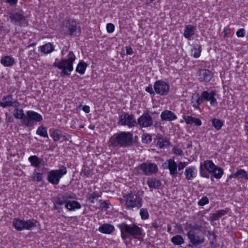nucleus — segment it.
<instances>
[{
    "mask_svg": "<svg viewBox=\"0 0 248 248\" xmlns=\"http://www.w3.org/2000/svg\"><path fill=\"white\" fill-rule=\"evenodd\" d=\"M236 173L238 177H240L242 178H244L246 180H248V175L247 172L242 169H239L236 171Z\"/></svg>",
    "mask_w": 248,
    "mask_h": 248,
    "instance_id": "nucleus-44",
    "label": "nucleus"
},
{
    "mask_svg": "<svg viewBox=\"0 0 248 248\" xmlns=\"http://www.w3.org/2000/svg\"><path fill=\"white\" fill-rule=\"evenodd\" d=\"M121 231L122 239L126 241L130 237L138 238L142 234V229L135 224L128 225L125 223H122L118 225Z\"/></svg>",
    "mask_w": 248,
    "mask_h": 248,
    "instance_id": "nucleus-2",
    "label": "nucleus"
},
{
    "mask_svg": "<svg viewBox=\"0 0 248 248\" xmlns=\"http://www.w3.org/2000/svg\"><path fill=\"white\" fill-rule=\"evenodd\" d=\"M0 62L5 67H10L15 62V60L10 56H6L1 59Z\"/></svg>",
    "mask_w": 248,
    "mask_h": 248,
    "instance_id": "nucleus-28",
    "label": "nucleus"
},
{
    "mask_svg": "<svg viewBox=\"0 0 248 248\" xmlns=\"http://www.w3.org/2000/svg\"><path fill=\"white\" fill-rule=\"evenodd\" d=\"M199 79L202 82H209L213 77V74L211 71L208 69H201L199 71Z\"/></svg>",
    "mask_w": 248,
    "mask_h": 248,
    "instance_id": "nucleus-16",
    "label": "nucleus"
},
{
    "mask_svg": "<svg viewBox=\"0 0 248 248\" xmlns=\"http://www.w3.org/2000/svg\"><path fill=\"white\" fill-rule=\"evenodd\" d=\"M230 178L231 179V178H237L238 177L237 176V173H236V172H235V173H232L230 175Z\"/></svg>",
    "mask_w": 248,
    "mask_h": 248,
    "instance_id": "nucleus-62",
    "label": "nucleus"
},
{
    "mask_svg": "<svg viewBox=\"0 0 248 248\" xmlns=\"http://www.w3.org/2000/svg\"><path fill=\"white\" fill-rule=\"evenodd\" d=\"M107 31L108 33H112L114 30V25L112 23H108L107 25Z\"/></svg>",
    "mask_w": 248,
    "mask_h": 248,
    "instance_id": "nucleus-51",
    "label": "nucleus"
},
{
    "mask_svg": "<svg viewBox=\"0 0 248 248\" xmlns=\"http://www.w3.org/2000/svg\"><path fill=\"white\" fill-rule=\"evenodd\" d=\"M216 94L215 91H211L209 93L207 91H203L201 94V97L203 101H210V104L213 106H215L217 104V102L215 97Z\"/></svg>",
    "mask_w": 248,
    "mask_h": 248,
    "instance_id": "nucleus-15",
    "label": "nucleus"
},
{
    "mask_svg": "<svg viewBox=\"0 0 248 248\" xmlns=\"http://www.w3.org/2000/svg\"><path fill=\"white\" fill-rule=\"evenodd\" d=\"M126 54L128 55H131L133 54V51L132 50V49L130 46H126Z\"/></svg>",
    "mask_w": 248,
    "mask_h": 248,
    "instance_id": "nucleus-57",
    "label": "nucleus"
},
{
    "mask_svg": "<svg viewBox=\"0 0 248 248\" xmlns=\"http://www.w3.org/2000/svg\"><path fill=\"white\" fill-rule=\"evenodd\" d=\"M157 145L160 148L168 147L170 145V142L168 139L162 136L157 137Z\"/></svg>",
    "mask_w": 248,
    "mask_h": 248,
    "instance_id": "nucleus-23",
    "label": "nucleus"
},
{
    "mask_svg": "<svg viewBox=\"0 0 248 248\" xmlns=\"http://www.w3.org/2000/svg\"><path fill=\"white\" fill-rule=\"evenodd\" d=\"M186 165V162H180L178 165H177V168L178 169V170L180 171L183 169Z\"/></svg>",
    "mask_w": 248,
    "mask_h": 248,
    "instance_id": "nucleus-56",
    "label": "nucleus"
},
{
    "mask_svg": "<svg viewBox=\"0 0 248 248\" xmlns=\"http://www.w3.org/2000/svg\"><path fill=\"white\" fill-rule=\"evenodd\" d=\"M36 133L37 135H40L41 137L47 138H48L47 129L44 126L41 125L39 126Z\"/></svg>",
    "mask_w": 248,
    "mask_h": 248,
    "instance_id": "nucleus-41",
    "label": "nucleus"
},
{
    "mask_svg": "<svg viewBox=\"0 0 248 248\" xmlns=\"http://www.w3.org/2000/svg\"><path fill=\"white\" fill-rule=\"evenodd\" d=\"M13 226L17 231H22L24 230L23 220L20 219H16L13 221Z\"/></svg>",
    "mask_w": 248,
    "mask_h": 248,
    "instance_id": "nucleus-37",
    "label": "nucleus"
},
{
    "mask_svg": "<svg viewBox=\"0 0 248 248\" xmlns=\"http://www.w3.org/2000/svg\"><path fill=\"white\" fill-rule=\"evenodd\" d=\"M101 195L99 193L96 192H93L92 193H89L87 194V199L92 203H94V200L97 198L100 197Z\"/></svg>",
    "mask_w": 248,
    "mask_h": 248,
    "instance_id": "nucleus-42",
    "label": "nucleus"
},
{
    "mask_svg": "<svg viewBox=\"0 0 248 248\" xmlns=\"http://www.w3.org/2000/svg\"><path fill=\"white\" fill-rule=\"evenodd\" d=\"M65 207L69 211H73L75 209H80L81 208L80 204L77 201H67L65 204Z\"/></svg>",
    "mask_w": 248,
    "mask_h": 248,
    "instance_id": "nucleus-26",
    "label": "nucleus"
},
{
    "mask_svg": "<svg viewBox=\"0 0 248 248\" xmlns=\"http://www.w3.org/2000/svg\"><path fill=\"white\" fill-rule=\"evenodd\" d=\"M161 118L162 121H171L177 119L176 115L172 111L165 110L161 114Z\"/></svg>",
    "mask_w": 248,
    "mask_h": 248,
    "instance_id": "nucleus-18",
    "label": "nucleus"
},
{
    "mask_svg": "<svg viewBox=\"0 0 248 248\" xmlns=\"http://www.w3.org/2000/svg\"><path fill=\"white\" fill-rule=\"evenodd\" d=\"M198 229V226L197 225L194 226L187 234L190 242L194 246L201 245L204 241V238L202 236H200L196 232V230Z\"/></svg>",
    "mask_w": 248,
    "mask_h": 248,
    "instance_id": "nucleus-10",
    "label": "nucleus"
},
{
    "mask_svg": "<svg viewBox=\"0 0 248 248\" xmlns=\"http://www.w3.org/2000/svg\"><path fill=\"white\" fill-rule=\"evenodd\" d=\"M98 231L103 233L110 234L114 231V227L110 224L105 223L98 228Z\"/></svg>",
    "mask_w": 248,
    "mask_h": 248,
    "instance_id": "nucleus-21",
    "label": "nucleus"
},
{
    "mask_svg": "<svg viewBox=\"0 0 248 248\" xmlns=\"http://www.w3.org/2000/svg\"><path fill=\"white\" fill-rule=\"evenodd\" d=\"M152 141V137L150 134L144 135L142 138V141L144 143H150Z\"/></svg>",
    "mask_w": 248,
    "mask_h": 248,
    "instance_id": "nucleus-48",
    "label": "nucleus"
},
{
    "mask_svg": "<svg viewBox=\"0 0 248 248\" xmlns=\"http://www.w3.org/2000/svg\"><path fill=\"white\" fill-rule=\"evenodd\" d=\"M197 174L196 169L195 167H187L185 171V175L187 180H191L196 177Z\"/></svg>",
    "mask_w": 248,
    "mask_h": 248,
    "instance_id": "nucleus-19",
    "label": "nucleus"
},
{
    "mask_svg": "<svg viewBox=\"0 0 248 248\" xmlns=\"http://www.w3.org/2000/svg\"><path fill=\"white\" fill-rule=\"evenodd\" d=\"M87 67V63L81 61L78 63L76 71L77 73L83 75L84 74Z\"/></svg>",
    "mask_w": 248,
    "mask_h": 248,
    "instance_id": "nucleus-36",
    "label": "nucleus"
},
{
    "mask_svg": "<svg viewBox=\"0 0 248 248\" xmlns=\"http://www.w3.org/2000/svg\"><path fill=\"white\" fill-rule=\"evenodd\" d=\"M154 89L157 94L164 96L168 94L170 90V85L168 83L162 80H159L155 82Z\"/></svg>",
    "mask_w": 248,
    "mask_h": 248,
    "instance_id": "nucleus-12",
    "label": "nucleus"
},
{
    "mask_svg": "<svg viewBox=\"0 0 248 248\" xmlns=\"http://www.w3.org/2000/svg\"><path fill=\"white\" fill-rule=\"evenodd\" d=\"M138 124L142 127H148L153 124L152 117L148 113H144L138 119Z\"/></svg>",
    "mask_w": 248,
    "mask_h": 248,
    "instance_id": "nucleus-14",
    "label": "nucleus"
},
{
    "mask_svg": "<svg viewBox=\"0 0 248 248\" xmlns=\"http://www.w3.org/2000/svg\"><path fill=\"white\" fill-rule=\"evenodd\" d=\"M133 135L130 132L115 133L109 139L108 146L113 148H128L133 146Z\"/></svg>",
    "mask_w": 248,
    "mask_h": 248,
    "instance_id": "nucleus-1",
    "label": "nucleus"
},
{
    "mask_svg": "<svg viewBox=\"0 0 248 248\" xmlns=\"http://www.w3.org/2000/svg\"><path fill=\"white\" fill-rule=\"evenodd\" d=\"M216 165L211 160H205L203 164H201L200 172L202 177L209 178L208 173H211L215 169Z\"/></svg>",
    "mask_w": 248,
    "mask_h": 248,
    "instance_id": "nucleus-13",
    "label": "nucleus"
},
{
    "mask_svg": "<svg viewBox=\"0 0 248 248\" xmlns=\"http://www.w3.org/2000/svg\"><path fill=\"white\" fill-rule=\"evenodd\" d=\"M11 22L20 26H27L28 25L27 16L23 11H15L9 13Z\"/></svg>",
    "mask_w": 248,
    "mask_h": 248,
    "instance_id": "nucleus-5",
    "label": "nucleus"
},
{
    "mask_svg": "<svg viewBox=\"0 0 248 248\" xmlns=\"http://www.w3.org/2000/svg\"><path fill=\"white\" fill-rule=\"evenodd\" d=\"M91 173V170L88 167H83L81 172V174L86 177H89Z\"/></svg>",
    "mask_w": 248,
    "mask_h": 248,
    "instance_id": "nucleus-47",
    "label": "nucleus"
},
{
    "mask_svg": "<svg viewBox=\"0 0 248 248\" xmlns=\"http://www.w3.org/2000/svg\"><path fill=\"white\" fill-rule=\"evenodd\" d=\"M42 119V116L40 114L32 110H28L23 120V125L26 127H31L35 124L36 122H40Z\"/></svg>",
    "mask_w": 248,
    "mask_h": 248,
    "instance_id": "nucleus-6",
    "label": "nucleus"
},
{
    "mask_svg": "<svg viewBox=\"0 0 248 248\" xmlns=\"http://www.w3.org/2000/svg\"><path fill=\"white\" fill-rule=\"evenodd\" d=\"M212 125L216 128V130H220L223 125V122L217 118H214L211 120Z\"/></svg>",
    "mask_w": 248,
    "mask_h": 248,
    "instance_id": "nucleus-39",
    "label": "nucleus"
},
{
    "mask_svg": "<svg viewBox=\"0 0 248 248\" xmlns=\"http://www.w3.org/2000/svg\"><path fill=\"white\" fill-rule=\"evenodd\" d=\"M0 107H2L3 108H5V106H4V104L2 101H0Z\"/></svg>",
    "mask_w": 248,
    "mask_h": 248,
    "instance_id": "nucleus-63",
    "label": "nucleus"
},
{
    "mask_svg": "<svg viewBox=\"0 0 248 248\" xmlns=\"http://www.w3.org/2000/svg\"><path fill=\"white\" fill-rule=\"evenodd\" d=\"M100 206V208L102 209H108L109 208V205L106 201H103L101 202Z\"/></svg>",
    "mask_w": 248,
    "mask_h": 248,
    "instance_id": "nucleus-55",
    "label": "nucleus"
},
{
    "mask_svg": "<svg viewBox=\"0 0 248 248\" xmlns=\"http://www.w3.org/2000/svg\"><path fill=\"white\" fill-rule=\"evenodd\" d=\"M67 201L64 199H63L62 198V196L58 197L55 199V200L54 201V204H57L59 206H62L64 204H65V203Z\"/></svg>",
    "mask_w": 248,
    "mask_h": 248,
    "instance_id": "nucleus-45",
    "label": "nucleus"
},
{
    "mask_svg": "<svg viewBox=\"0 0 248 248\" xmlns=\"http://www.w3.org/2000/svg\"><path fill=\"white\" fill-rule=\"evenodd\" d=\"M160 226L156 222H153L151 227L155 229H157Z\"/></svg>",
    "mask_w": 248,
    "mask_h": 248,
    "instance_id": "nucleus-59",
    "label": "nucleus"
},
{
    "mask_svg": "<svg viewBox=\"0 0 248 248\" xmlns=\"http://www.w3.org/2000/svg\"><path fill=\"white\" fill-rule=\"evenodd\" d=\"M2 100L3 101L4 106L5 108L14 106L17 107V104L18 103L17 101L15 100L11 95H8L4 96Z\"/></svg>",
    "mask_w": 248,
    "mask_h": 248,
    "instance_id": "nucleus-17",
    "label": "nucleus"
},
{
    "mask_svg": "<svg viewBox=\"0 0 248 248\" xmlns=\"http://www.w3.org/2000/svg\"><path fill=\"white\" fill-rule=\"evenodd\" d=\"M28 160L31 163V166L35 168H38L40 166L41 159H39L37 155H34L30 156Z\"/></svg>",
    "mask_w": 248,
    "mask_h": 248,
    "instance_id": "nucleus-33",
    "label": "nucleus"
},
{
    "mask_svg": "<svg viewBox=\"0 0 248 248\" xmlns=\"http://www.w3.org/2000/svg\"><path fill=\"white\" fill-rule=\"evenodd\" d=\"M119 124L123 126H127L132 127L137 125V121L133 114L123 112L119 117Z\"/></svg>",
    "mask_w": 248,
    "mask_h": 248,
    "instance_id": "nucleus-8",
    "label": "nucleus"
},
{
    "mask_svg": "<svg viewBox=\"0 0 248 248\" xmlns=\"http://www.w3.org/2000/svg\"><path fill=\"white\" fill-rule=\"evenodd\" d=\"M66 173V168L64 166H61L59 170H53L48 172L47 177V181L52 185H57L59 184L60 179Z\"/></svg>",
    "mask_w": 248,
    "mask_h": 248,
    "instance_id": "nucleus-4",
    "label": "nucleus"
},
{
    "mask_svg": "<svg viewBox=\"0 0 248 248\" xmlns=\"http://www.w3.org/2000/svg\"><path fill=\"white\" fill-rule=\"evenodd\" d=\"M140 214L142 219H146L149 217L148 212L146 208L140 209Z\"/></svg>",
    "mask_w": 248,
    "mask_h": 248,
    "instance_id": "nucleus-46",
    "label": "nucleus"
},
{
    "mask_svg": "<svg viewBox=\"0 0 248 248\" xmlns=\"http://www.w3.org/2000/svg\"><path fill=\"white\" fill-rule=\"evenodd\" d=\"M183 119L187 124L192 125L194 124L197 126H200L202 124L201 121L197 118L188 115H184Z\"/></svg>",
    "mask_w": 248,
    "mask_h": 248,
    "instance_id": "nucleus-20",
    "label": "nucleus"
},
{
    "mask_svg": "<svg viewBox=\"0 0 248 248\" xmlns=\"http://www.w3.org/2000/svg\"><path fill=\"white\" fill-rule=\"evenodd\" d=\"M211 173L213 174L215 178L220 179L223 174V171L221 168L216 166L214 170Z\"/></svg>",
    "mask_w": 248,
    "mask_h": 248,
    "instance_id": "nucleus-40",
    "label": "nucleus"
},
{
    "mask_svg": "<svg viewBox=\"0 0 248 248\" xmlns=\"http://www.w3.org/2000/svg\"><path fill=\"white\" fill-rule=\"evenodd\" d=\"M201 47L198 45L194 46V48L191 49V53L195 58H198L200 56Z\"/></svg>",
    "mask_w": 248,
    "mask_h": 248,
    "instance_id": "nucleus-43",
    "label": "nucleus"
},
{
    "mask_svg": "<svg viewBox=\"0 0 248 248\" xmlns=\"http://www.w3.org/2000/svg\"><path fill=\"white\" fill-rule=\"evenodd\" d=\"M145 91L149 93L151 95H155V91L154 92L152 85H149L148 87L145 88Z\"/></svg>",
    "mask_w": 248,
    "mask_h": 248,
    "instance_id": "nucleus-53",
    "label": "nucleus"
},
{
    "mask_svg": "<svg viewBox=\"0 0 248 248\" xmlns=\"http://www.w3.org/2000/svg\"><path fill=\"white\" fill-rule=\"evenodd\" d=\"M126 198L125 205L128 208H140L142 206V199L138 195L130 193L126 195Z\"/></svg>",
    "mask_w": 248,
    "mask_h": 248,
    "instance_id": "nucleus-7",
    "label": "nucleus"
},
{
    "mask_svg": "<svg viewBox=\"0 0 248 248\" xmlns=\"http://www.w3.org/2000/svg\"><path fill=\"white\" fill-rule=\"evenodd\" d=\"M82 110L86 113L90 112V107L88 106H84L82 108Z\"/></svg>",
    "mask_w": 248,
    "mask_h": 248,
    "instance_id": "nucleus-58",
    "label": "nucleus"
},
{
    "mask_svg": "<svg viewBox=\"0 0 248 248\" xmlns=\"http://www.w3.org/2000/svg\"><path fill=\"white\" fill-rule=\"evenodd\" d=\"M168 163V168L171 175L175 176L177 174V164L176 162L171 159L167 160Z\"/></svg>",
    "mask_w": 248,
    "mask_h": 248,
    "instance_id": "nucleus-22",
    "label": "nucleus"
},
{
    "mask_svg": "<svg viewBox=\"0 0 248 248\" xmlns=\"http://www.w3.org/2000/svg\"><path fill=\"white\" fill-rule=\"evenodd\" d=\"M238 37H243L245 36V30L244 29H239L236 32Z\"/></svg>",
    "mask_w": 248,
    "mask_h": 248,
    "instance_id": "nucleus-52",
    "label": "nucleus"
},
{
    "mask_svg": "<svg viewBox=\"0 0 248 248\" xmlns=\"http://www.w3.org/2000/svg\"><path fill=\"white\" fill-rule=\"evenodd\" d=\"M78 28L77 22L72 19L64 20L62 25V31L65 33L68 32L70 35L73 34L77 35L76 31Z\"/></svg>",
    "mask_w": 248,
    "mask_h": 248,
    "instance_id": "nucleus-9",
    "label": "nucleus"
},
{
    "mask_svg": "<svg viewBox=\"0 0 248 248\" xmlns=\"http://www.w3.org/2000/svg\"><path fill=\"white\" fill-rule=\"evenodd\" d=\"M139 169L142 171V173L147 176L151 175L158 171V167L154 163L146 162L141 163L138 166Z\"/></svg>",
    "mask_w": 248,
    "mask_h": 248,
    "instance_id": "nucleus-11",
    "label": "nucleus"
},
{
    "mask_svg": "<svg viewBox=\"0 0 248 248\" xmlns=\"http://www.w3.org/2000/svg\"><path fill=\"white\" fill-rule=\"evenodd\" d=\"M17 1V0H7V2L11 5L16 4Z\"/></svg>",
    "mask_w": 248,
    "mask_h": 248,
    "instance_id": "nucleus-60",
    "label": "nucleus"
},
{
    "mask_svg": "<svg viewBox=\"0 0 248 248\" xmlns=\"http://www.w3.org/2000/svg\"><path fill=\"white\" fill-rule=\"evenodd\" d=\"M43 179V174L40 172H38L36 169L34 170V171L31 174V176L29 178V181L40 182Z\"/></svg>",
    "mask_w": 248,
    "mask_h": 248,
    "instance_id": "nucleus-34",
    "label": "nucleus"
},
{
    "mask_svg": "<svg viewBox=\"0 0 248 248\" xmlns=\"http://www.w3.org/2000/svg\"><path fill=\"white\" fill-rule=\"evenodd\" d=\"M147 184L150 188L158 189L161 186L160 181L155 178L149 179Z\"/></svg>",
    "mask_w": 248,
    "mask_h": 248,
    "instance_id": "nucleus-24",
    "label": "nucleus"
},
{
    "mask_svg": "<svg viewBox=\"0 0 248 248\" xmlns=\"http://www.w3.org/2000/svg\"><path fill=\"white\" fill-rule=\"evenodd\" d=\"M173 152L175 154L178 155H183V151L180 148H177L174 147L173 148Z\"/></svg>",
    "mask_w": 248,
    "mask_h": 248,
    "instance_id": "nucleus-54",
    "label": "nucleus"
},
{
    "mask_svg": "<svg viewBox=\"0 0 248 248\" xmlns=\"http://www.w3.org/2000/svg\"><path fill=\"white\" fill-rule=\"evenodd\" d=\"M62 198L65 199L66 201L68 199H75L74 195L73 193H65L62 196Z\"/></svg>",
    "mask_w": 248,
    "mask_h": 248,
    "instance_id": "nucleus-50",
    "label": "nucleus"
},
{
    "mask_svg": "<svg viewBox=\"0 0 248 248\" xmlns=\"http://www.w3.org/2000/svg\"><path fill=\"white\" fill-rule=\"evenodd\" d=\"M196 27L191 25H186L185 27L184 36L189 39L195 33Z\"/></svg>",
    "mask_w": 248,
    "mask_h": 248,
    "instance_id": "nucleus-25",
    "label": "nucleus"
},
{
    "mask_svg": "<svg viewBox=\"0 0 248 248\" xmlns=\"http://www.w3.org/2000/svg\"><path fill=\"white\" fill-rule=\"evenodd\" d=\"M209 203V199L207 197H202L198 202L200 206H203Z\"/></svg>",
    "mask_w": 248,
    "mask_h": 248,
    "instance_id": "nucleus-49",
    "label": "nucleus"
},
{
    "mask_svg": "<svg viewBox=\"0 0 248 248\" xmlns=\"http://www.w3.org/2000/svg\"><path fill=\"white\" fill-rule=\"evenodd\" d=\"M171 241L175 245H180L184 243V240L180 235H176L171 239Z\"/></svg>",
    "mask_w": 248,
    "mask_h": 248,
    "instance_id": "nucleus-38",
    "label": "nucleus"
},
{
    "mask_svg": "<svg viewBox=\"0 0 248 248\" xmlns=\"http://www.w3.org/2000/svg\"><path fill=\"white\" fill-rule=\"evenodd\" d=\"M37 221L34 219L23 220L24 230H31L36 226Z\"/></svg>",
    "mask_w": 248,
    "mask_h": 248,
    "instance_id": "nucleus-31",
    "label": "nucleus"
},
{
    "mask_svg": "<svg viewBox=\"0 0 248 248\" xmlns=\"http://www.w3.org/2000/svg\"><path fill=\"white\" fill-rule=\"evenodd\" d=\"M203 101L201 95L200 96L198 94H193L192 96L191 102L193 104V107L196 108H199V105L202 104Z\"/></svg>",
    "mask_w": 248,
    "mask_h": 248,
    "instance_id": "nucleus-29",
    "label": "nucleus"
},
{
    "mask_svg": "<svg viewBox=\"0 0 248 248\" xmlns=\"http://www.w3.org/2000/svg\"><path fill=\"white\" fill-rule=\"evenodd\" d=\"M228 213V211L226 210H218L217 213H213L211 215V221H215L218 219L220 217L226 215Z\"/></svg>",
    "mask_w": 248,
    "mask_h": 248,
    "instance_id": "nucleus-32",
    "label": "nucleus"
},
{
    "mask_svg": "<svg viewBox=\"0 0 248 248\" xmlns=\"http://www.w3.org/2000/svg\"><path fill=\"white\" fill-rule=\"evenodd\" d=\"M50 136L55 141H59L62 137V132L58 129H50Z\"/></svg>",
    "mask_w": 248,
    "mask_h": 248,
    "instance_id": "nucleus-30",
    "label": "nucleus"
},
{
    "mask_svg": "<svg viewBox=\"0 0 248 248\" xmlns=\"http://www.w3.org/2000/svg\"><path fill=\"white\" fill-rule=\"evenodd\" d=\"M40 51L45 54H49L54 50V46L51 43H46L39 47Z\"/></svg>",
    "mask_w": 248,
    "mask_h": 248,
    "instance_id": "nucleus-27",
    "label": "nucleus"
},
{
    "mask_svg": "<svg viewBox=\"0 0 248 248\" xmlns=\"http://www.w3.org/2000/svg\"><path fill=\"white\" fill-rule=\"evenodd\" d=\"M13 115L16 118L22 120V123L23 124V120L26 115L24 114L23 109L16 108L14 111Z\"/></svg>",
    "mask_w": 248,
    "mask_h": 248,
    "instance_id": "nucleus-35",
    "label": "nucleus"
},
{
    "mask_svg": "<svg viewBox=\"0 0 248 248\" xmlns=\"http://www.w3.org/2000/svg\"><path fill=\"white\" fill-rule=\"evenodd\" d=\"M75 59L76 57L73 52L70 51L67 59H62L60 62L54 63L55 66L62 70L60 73L61 77H64L65 76L70 75L73 70V64Z\"/></svg>",
    "mask_w": 248,
    "mask_h": 248,
    "instance_id": "nucleus-3",
    "label": "nucleus"
},
{
    "mask_svg": "<svg viewBox=\"0 0 248 248\" xmlns=\"http://www.w3.org/2000/svg\"><path fill=\"white\" fill-rule=\"evenodd\" d=\"M6 120L9 123H12L14 121V118L12 116L7 117Z\"/></svg>",
    "mask_w": 248,
    "mask_h": 248,
    "instance_id": "nucleus-61",
    "label": "nucleus"
},
{
    "mask_svg": "<svg viewBox=\"0 0 248 248\" xmlns=\"http://www.w3.org/2000/svg\"><path fill=\"white\" fill-rule=\"evenodd\" d=\"M58 206H59V205L57 204H54V208L56 210H58L59 209V207Z\"/></svg>",
    "mask_w": 248,
    "mask_h": 248,
    "instance_id": "nucleus-64",
    "label": "nucleus"
}]
</instances>
